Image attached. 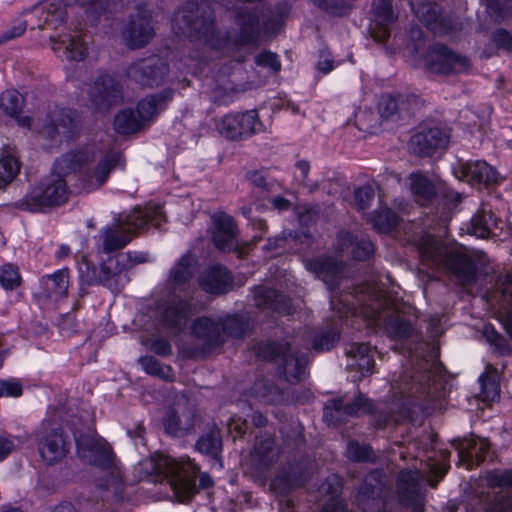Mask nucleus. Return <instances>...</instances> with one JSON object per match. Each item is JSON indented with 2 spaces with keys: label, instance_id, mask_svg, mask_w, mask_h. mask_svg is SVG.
Returning a JSON list of instances; mask_svg holds the SVG:
<instances>
[{
  "label": "nucleus",
  "instance_id": "f257e3e1",
  "mask_svg": "<svg viewBox=\"0 0 512 512\" xmlns=\"http://www.w3.org/2000/svg\"><path fill=\"white\" fill-rule=\"evenodd\" d=\"M134 470L139 480L165 481L179 502L189 500L197 491L195 477L199 469L190 460L177 461L167 455L155 454L141 461Z\"/></svg>",
  "mask_w": 512,
  "mask_h": 512
},
{
  "label": "nucleus",
  "instance_id": "f03ea898",
  "mask_svg": "<svg viewBox=\"0 0 512 512\" xmlns=\"http://www.w3.org/2000/svg\"><path fill=\"white\" fill-rule=\"evenodd\" d=\"M418 251L423 263L451 272L461 285H470L475 281V266L463 246L445 243L427 234L420 238Z\"/></svg>",
  "mask_w": 512,
  "mask_h": 512
},
{
  "label": "nucleus",
  "instance_id": "7ed1b4c3",
  "mask_svg": "<svg viewBox=\"0 0 512 512\" xmlns=\"http://www.w3.org/2000/svg\"><path fill=\"white\" fill-rule=\"evenodd\" d=\"M176 22L183 26L179 28L191 40L201 41L211 47L218 43L215 28L214 11L207 3L185 5L176 16Z\"/></svg>",
  "mask_w": 512,
  "mask_h": 512
},
{
  "label": "nucleus",
  "instance_id": "20e7f679",
  "mask_svg": "<svg viewBox=\"0 0 512 512\" xmlns=\"http://www.w3.org/2000/svg\"><path fill=\"white\" fill-rule=\"evenodd\" d=\"M39 454L49 464L60 462L69 451V440L64 434L61 417L53 413L44 419L34 432Z\"/></svg>",
  "mask_w": 512,
  "mask_h": 512
},
{
  "label": "nucleus",
  "instance_id": "39448f33",
  "mask_svg": "<svg viewBox=\"0 0 512 512\" xmlns=\"http://www.w3.org/2000/svg\"><path fill=\"white\" fill-rule=\"evenodd\" d=\"M363 317L369 319L376 326H384L391 337H406L411 333V326L396 312L390 299L383 294L370 297L361 310Z\"/></svg>",
  "mask_w": 512,
  "mask_h": 512
},
{
  "label": "nucleus",
  "instance_id": "423d86ee",
  "mask_svg": "<svg viewBox=\"0 0 512 512\" xmlns=\"http://www.w3.org/2000/svg\"><path fill=\"white\" fill-rule=\"evenodd\" d=\"M68 199V191L63 178L51 174L44 178L22 200L20 206L28 211H40L45 207L61 205Z\"/></svg>",
  "mask_w": 512,
  "mask_h": 512
},
{
  "label": "nucleus",
  "instance_id": "0eeeda50",
  "mask_svg": "<svg viewBox=\"0 0 512 512\" xmlns=\"http://www.w3.org/2000/svg\"><path fill=\"white\" fill-rule=\"evenodd\" d=\"M199 419L195 402L186 396L176 399L163 418L167 433L182 437L190 433Z\"/></svg>",
  "mask_w": 512,
  "mask_h": 512
},
{
  "label": "nucleus",
  "instance_id": "6e6552de",
  "mask_svg": "<svg viewBox=\"0 0 512 512\" xmlns=\"http://www.w3.org/2000/svg\"><path fill=\"white\" fill-rule=\"evenodd\" d=\"M194 340V348H183L182 353L189 358L205 354L220 346L224 342L223 333L219 321L208 317L196 319L192 325L191 332Z\"/></svg>",
  "mask_w": 512,
  "mask_h": 512
},
{
  "label": "nucleus",
  "instance_id": "1a4fd4ad",
  "mask_svg": "<svg viewBox=\"0 0 512 512\" xmlns=\"http://www.w3.org/2000/svg\"><path fill=\"white\" fill-rule=\"evenodd\" d=\"M426 63L431 72L439 74L462 73L470 68L467 57L454 53L442 44H435L430 49Z\"/></svg>",
  "mask_w": 512,
  "mask_h": 512
},
{
  "label": "nucleus",
  "instance_id": "9d476101",
  "mask_svg": "<svg viewBox=\"0 0 512 512\" xmlns=\"http://www.w3.org/2000/svg\"><path fill=\"white\" fill-rule=\"evenodd\" d=\"M92 105L98 111H108L124 100L123 87L111 75H102L96 79L89 92Z\"/></svg>",
  "mask_w": 512,
  "mask_h": 512
},
{
  "label": "nucleus",
  "instance_id": "9b49d317",
  "mask_svg": "<svg viewBox=\"0 0 512 512\" xmlns=\"http://www.w3.org/2000/svg\"><path fill=\"white\" fill-rule=\"evenodd\" d=\"M304 263L306 269L322 280L330 289L337 288L345 275V263L328 255L308 258Z\"/></svg>",
  "mask_w": 512,
  "mask_h": 512
},
{
  "label": "nucleus",
  "instance_id": "f8f14e48",
  "mask_svg": "<svg viewBox=\"0 0 512 512\" xmlns=\"http://www.w3.org/2000/svg\"><path fill=\"white\" fill-rule=\"evenodd\" d=\"M423 481V475L418 470H403L398 476V495L403 503L413 506V512H424Z\"/></svg>",
  "mask_w": 512,
  "mask_h": 512
},
{
  "label": "nucleus",
  "instance_id": "ddd939ff",
  "mask_svg": "<svg viewBox=\"0 0 512 512\" xmlns=\"http://www.w3.org/2000/svg\"><path fill=\"white\" fill-rule=\"evenodd\" d=\"M78 454L81 458L97 466L106 467L111 464L113 453L109 444L93 434L76 437Z\"/></svg>",
  "mask_w": 512,
  "mask_h": 512
},
{
  "label": "nucleus",
  "instance_id": "4468645a",
  "mask_svg": "<svg viewBox=\"0 0 512 512\" xmlns=\"http://www.w3.org/2000/svg\"><path fill=\"white\" fill-rule=\"evenodd\" d=\"M449 143V135L438 127L429 128L414 134L409 141L410 151L419 157H430L443 150Z\"/></svg>",
  "mask_w": 512,
  "mask_h": 512
},
{
  "label": "nucleus",
  "instance_id": "2eb2a0df",
  "mask_svg": "<svg viewBox=\"0 0 512 512\" xmlns=\"http://www.w3.org/2000/svg\"><path fill=\"white\" fill-rule=\"evenodd\" d=\"M132 77L142 86L158 87L165 82L169 68L160 58L152 57L135 63Z\"/></svg>",
  "mask_w": 512,
  "mask_h": 512
},
{
  "label": "nucleus",
  "instance_id": "dca6fc26",
  "mask_svg": "<svg viewBox=\"0 0 512 512\" xmlns=\"http://www.w3.org/2000/svg\"><path fill=\"white\" fill-rule=\"evenodd\" d=\"M384 473L378 470L370 472L364 479L356 495V503L363 512L378 507L384 487Z\"/></svg>",
  "mask_w": 512,
  "mask_h": 512
},
{
  "label": "nucleus",
  "instance_id": "f3484780",
  "mask_svg": "<svg viewBox=\"0 0 512 512\" xmlns=\"http://www.w3.org/2000/svg\"><path fill=\"white\" fill-rule=\"evenodd\" d=\"M171 90H164L141 100L135 112L130 111V134L141 131L153 119L157 106L171 98Z\"/></svg>",
  "mask_w": 512,
  "mask_h": 512
},
{
  "label": "nucleus",
  "instance_id": "a211bd4d",
  "mask_svg": "<svg viewBox=\"0 0 512 512\" xmlns=\"http://www.w3.org/2000/svg\"><path fill=\"white\" fill-rule=\"evenodd\" d=\"M212 220L214 225L212 235L214 245L224 252L237 250V225L232 217L219 212L213 215Z\"/></svg>",
  "mask_w": 512,
  "mask_h": 512
},
{
  "label": "nucleus",
  "instance_id": "6ab92c4d",
  "mask_svg": "<svg viewBox=\"0 0 512 512\" xmlns=\"http://www.w3.org/2000/svg\"><path fill=\"white\" fill-rule=\"evenodd\" d=\"M256 124L257 115L254 111L226 115L219 126V131L226 138L236 140L252 135Z\"/></svg>",
  "mask_w": 512,
  "mask_h": 512
},
{
  "label": "nucleus",
  "instance_id": "aec40b11",
  "mask_svg": "<svg viewBox=\"0 0 512 512\" xmlns=\"http://www.w3.org/2000/svg\"><path fill=\"white\" fill-rule=\"evenodd\" d=\"M392 0H374L372 9L371 36L378 42H384L390 35L389 26L397 19L392 9Z\"/></svg>",
  "mask_w": 512,
  "mask_h": 512
},
{
  "label": "nucleus",
  "instance_id": "412c9836",
  "mask_svg": "<svg viewBox=\"0 0 512 512\" xmlns=\"http://www.w3.org/2000/svg\"><path fill=\"white\" fill-rule=\"evenodd\" d=\"M152 14L142 6L137 7V15L130 22V49L147 45L154 37Z\"/></svg>",
  "mask_w": 512,
  "mask_h": 512
},
{
  "label": "nucleus",
  "instance_id": "4be33fe9",
  "mask_svg": "<svg viewBox=\"0 0 512 512\" xmlns=\"http://www.w3.org/2000/svg\"><path fill=\"white\" fill-rule=\"evenodd\" d=\"M417 19L435 34H446L451 30V21L443 14L441 8L433 2L420 4L415 9Z\"/></svg>",
  "mask_w": 512,
  "mask_h": 512
},
{
  "label": "nucleus",
  "instance_id": "5701e85b",
  "mask_svg": "<svg viewBox=\"0 0 512 512\" xmlns=\"http://www.w3.org/2000/svg\"><path fill=\"white\" fill-rule=\"evenodd\" d=\"M372 405L361 394L351 403L344 404L342 399H335L325 408V417L330 421L341 422L344 416H358L371 412Z\"/></svg>",
  "mask_w": 512,
  "mask_h": 512
},
{
  "label": "nucleus",
  "instance_id": "b1692460",
  "mask_svg": "<svg viewBox=\"0 0 512 512\" xmlns=\"http://www.w3.org/2000/svg\"><path fill=\"white\" fill-rule=\"evenodd\" d=\"M77 122V115L70 109L55 108L51 110L43 126V133L50 138H54L56 134H68Z\"/></svg>",
  "mask_w": 512,
  "mask_h": 512
},
{
  "label": "nucleus",
  "instance_id": "393cba45",
  "mask_svg": "<svg viewBox=\"0 0 512 512\" xmlns=\"http://www.w3.org/2000/svg\"><path fill=\"white\" fill-rule=\"evenodd\" d=\"M65 8L60 3L50 2L41 6L34 7L31 11L32 18H37L36 21L31 19V28L43 29L45 27H52L56 29L65 20Z\"/></svg>",
  "mask_w": 512,
  "mask_h": 512
},
{
  "label": "nucleus",
  "instance_id": "a878e982",
  "mask_svg": "<svg viewBox=\"0 0 512 512\" xmlns=\"http://www.w3.org/2000/svg\"><path fill=\"white\" fill-rule=\"evenodd\" d=\"M459 179H465L469 183L490 184L497 181L498 173L486 162L475 161L461 164L455 171Z\"/></svg>",
  "mask_w": 512,
  "mask_h": 512
},
{
  "label": "nucleus",
  "instance_id": "bb28decb",
  "mask_svg": "<svg viewBox=\"0 0 512 512\" xmlns=\"http://www.w3.org/2000/svg\"><path fill=\"white\" fill-rule=\"evenodd\" d=\"M68 270L62 269L41 279L37 296L40 299L57 301L66 296L68 290Z\"/></svg>",
  "mask_w": 512,
  "mask_h": 512
},
{
  "label": "nucleus",
  "instance_id": "cd10ccee",
  "mask_svg": "<svg viewBox=\"0 0 512 512\" xmlns=\"http://www.w3.org/2000/svg\"><path fill=\"white\" fill-rule=\"evenodd\" d=\"M24 106L23 96L16 90H5L0 95V110L2 113L17 121L18 125L30 129L31 118L20 116Z\"/></svg>",
  "mask_w": 512,
  "mask_h": 512
},
{
  "label": "nucleus",
  "instance_id": "c85d7f7f",
  "mask_svg": "<svg viewBox=\"0 0 512 512\" xmlns=\"http://www.w3.org/2000/svg\"><path fill=\"white\" fill-rule=\"evenodd\" d=\"M306 364L307 360L304 357L298 356L290 349V351H286L282 356L277 373L285 382L296 384L301 381Z\"/></svg>",
  "mask_w": 512,
  "mask_h": 512
},
{
  "label": "nucleus",
  "instance_id": "c756f323",
  "mask_svg": "<svg viewBox=\"0 0 512 512\" xmlns=\"http://www.w3.org/2000/svg\"><path fill=\"white\" fill-rule=\"evenodd\" d=\"M235 21L239 27L236 42L242 45L254 43L260 34L257 15L249 10L241 9L237 12Z\"/></svg>",
  "mask_w": 512,
  "mask_h": 512
},
{
  "label": "nucleus",
  "instance_id": "7c9ffc66",
  "mask_svg": "<svg viewBox=\"0 0 512 512\" xmlns=\"http://www.w3.org/2000/svg\"><path fill=\"white\" fill-rule=\"evenodd\" d=\"M165 215L159 206L155 207H135L130 214V236L138 231L145 229L147 224L151 222L154 226L159 227L165 222Z\"/></svg>",
  "mask_w": 512,
  "mask_h": 512
},
{
  "label": "nucleus",
  "instance_id": "2f4dec72",
  "mask_svg": "<svg viewBox=\"0 0 512 512\" xmlns=\"http://www.w3.org/2000/svg\"><path fill=\"white\" fill-rule=\"evenodd\" d=\"M199 284L206 292L222 294L226 293L231 288L232 279L225 268L216 266L211 268L200 278Z\"/></svg>",
  "mask_w": 512,
  "mask_h": 512
},
{
  "label": "nucleus",
  "instance_id": "473e14b6",
  "mask_svg": "<svg viewBox=\"0 0 512 512\" xmlns=\"http://www.w3.org/2000/svg\"><path fill=\"white\" fill-rule=\"evenodd\" d=\"M279 454V447L272 437L261 436L256 438L252 452V460L256 465L268 467L278 459Z\"/></svg>",
  "mask_w": 512,
  "mask_h": 512
},
{
  "label": "nucleus",
  "instance_id": "72a5a7b5",
  "mask_svg": "<svg viewBox=\"0 0 512 512\" xmlns=\"http://www.w3.org/2000/svg\"><path fill=\"white\" fill-rule=\"evenodd\" d=\"M346 354L349 359L348 367L350 369L359 371L362 376L372 373L374 359L370 355V349L367 344H352Z\"/></svg>",
  "mask_w": 512,
  "mask_h": 512
},
{
  "label": "nucleus",
  "instance_id": "f704fd0d",
  "mask_svg": "<svg viewBox=\"0 0 512 512\" xmlns=\"http://www.w3.org/2000/svg\"><path fill=\"white\" fill-rule=\"evenodd\" d=\"M192 314L191 306L186 301L179 300L165 308L163 311V322L167 328L179 331L185 327Z\"/></svg>",
  "mask_w": 512,
  "mask_h": 512
},
{
  "label": "nucleus",
  "instance_id": "c9c22d12",
  "mask_svg": "<svg viewBox=\"0 0 512 512\" xmlns=\"http://www.w3.org/2000/svg\"><path fill=\"white\" fill-rule=\"evenodd\" d=\"M253 394L267 404H281L287 400L285 388L270 379L257 380L252 387Z\"/></svg>",
  "mask_w": 512,
  "mask_h": 512
},
{
  "label": "nucleus",
  "instance_id": "e433bc0d",
  "mask_svg": "<svg viewBox=\"0 0 512 512\" xmlns=\"http://www.w3.org/2000/svg\"><path fill=\"white\" fill-rule=\"evenodd\" d=\"M255 304L259 308L271 307L280 313H289V300L274 289L258 287L254 291Z\"/></svg>",
  "mask_w": 512,
  "mask_h": 512
},
{
  "label": "nucleus",
  "instance_id": "4c0bfd02",
  "mask_svg": "<svg viewBox=\"0 0 512 512\" xmlns=\"http://www.w3.org/2000/svg\"><path fill=\"white\" fill-rule=\"evenodd\" d=\"M195 263V259L190 254H186L172 269L169 284L174 292H176L177 289H179L180 292L184 291V286L194 274Z\"/></svg>",
  "mask_w": 512,
  "mask_h": 512
},
{
  "label": "nucleus",
  "instance_id": "58836bf2",
  "mask_svg": "<svg viewBox=\"0 0 512 512\" xmlns=\"http://www.w3.org/2000/svg\"><path fill=\"white\" fill-rule=\"evenodd\" d=\"M409 179L410 189L419 204L426 205L436 196L434 184L423 173H412Z\"/></svg>",
  "mask_w": 512,
  "mask_h": 512
},
{
  "label": "nucleus",
  "instance_id": "ea45409f",
  "mask_svg": "<svg viewBox=\"0 0 512 512\" xmlns=\"http://www.w3.org/2000/svg\"><path fill=\"white\" fill-rule=\"evenodd\" d=\"M407 105V100L402 96H393L384 94L379 98L377 109L383 120L394 121L401 116L402 111Z\"/></svg>",
  "mask_w": 512,
  "mask_h": 512
},
{
  "label": "nucleus",
  "instance_id": "a19ab883",
  "mask_svg": "<svg viewBox=\"0 0 512 512\" xmlns=\"http://www.w3.org/2000/svg\"><path fill=\"white\" fill-rule=\"evenodd\" d=\"M101 249L105 253L113 252L126 245V228L121 223H114L107 227L100 236Z\"/></svg>",
  "mask_w": 512,
  "mask_h": 512
},
{
  "label": "nucleus",
  "instance_id": "79ce46f5",
  "mask_svg": "<svg viewBox=\"0 0 512 512\" xmlns=\"http://www.w3.org/2000/svg\"><path fill=\"white\" fill-rule=\"evenodd\" d=\"M89 160L85 152L67 153L56 160L52 174L64 179V176L77 171Z\"/></svg>",
  "mask_w": 512,
  "mask_h": 512
},
{
  "label": "nucleus",
  "instance_id": "37998d69",
  "mask_svg": "<svg viewBox=\"0 0 512 512\" xmlns=\"http://www.w3.org/2000/svg\"><path fill=\"white\" fill-rule=\"evenodd\" d=\"M496 227V219L491 211L480 209L470 221L469 232L479 238H488Z\"/></svg>",
  "mask_w": 512,
  "mask_h": 512
},
{
  "label": "nucleus",
  "instance_id": "c03bdc74",
  "mask_svg": "<svg viewBox=\"0 0 512 512\" xmlns=\"http://www.w3.org/2000/svg\"><path fill=\"white\" fill-rule=\"evenodd\" d=\"M196 449L203 454L217 459L222 449L220 430L213 426L202 434L196 442Z\"/></svg>",
  "mask_w": 512,
  "mask_h": 512
},
{
  "label": "nucleus",
  "instance_id": "a18cd8bd",
  "mask_svg": "<svg viewBox=\"0 0 512 512\" xmlns=\"http://www.w3.org/2000/svg\"><path fill=\"white\" fill-rule=\"evenodd\" d=\"M60 48H64L67 53V57L75 61L83 60L87 52L86 45L78 34L74 36H61L59 41L53 46V50L57 51Z\"/></svg>",
  "mask_w": 512,
  "mask_h": 512
},
{
  "label": "nucleus",
  "instance_id": "49530a36",
  "mask_svg": "<svg viewBox=\"0 0 512 512\" xmlns=\"http://www.w3.org/2000/svg\"><path fill=\"white\" fill-rule=\"evenodd\" d=\"M20 164L17 158L9 153L0 157V188H5L17 176Z\"/></svg>",
  "mask_w": 512,
  "mask_h": 512
},
{
  "label": "nucleus",
  "instance_id": "de8ad7c7",
  "mask_svg": "<svg viewBox=\"0 0 512 512\" xmlns=\"http://www.w3.org/2000/svg\"><path fill=\"white\" fill-rule=\"evenodd\" d=\"M398 216L389 208L375 213L371 219L374 229L380 233H388L398 224Z\"/></svg>",
  "mask_w": 512,
  "mask_h": 512
},
{
  "label": "nucleus",
  "instance_id": "09e8293b",
  "mask_svg": "<svg viewBox=\"0 0 512 512\" xmlns=\"http://www.w3.org/2000/svg\"><path fill=\"white\" fill-rule=\"evenodd\" d=\"M120 158L117 152H110L103 157L93 173L96 186H101L106 181L108 174L119 163Z\"/></svg>",
  "mask_w": 512,
  "mask_h": 512
},
{
  "label": "nucleus",
  "instance_id": "8fccbe9b",
  "mask_svg": "<svg viewBox=\"0 0 512 512\" xmlns=\"http://www.w3.org/2000/svg\"><path fill=\"white\" fill-rule=\"evenodd\" d=\"M220 329L224 335L234 338H241L245 335L248 324L238 317H227L225 320H219Z\"/></svg>",
  "mask_w": 512,
  "mask_h": 512
},
{
  "label": "nucleus",
  "instance_id": "3c124183",
  "mask_svg": "<svg viewBox=\"0 0 512 512\" xmlns=\"http://www.w3.org/2000/svg\"><path fill=\"white\" fill-rule=\"evenodd\" d=\"M482 397L484 400H494L499 395V383L496 371H487L480 377Z\"/></svg>",
  "mask_w": 512,
  "mask_h": 512
},
{
  "label": "nucleus",
  "instance_id": "603ef678",
  "mask_svg": "<svg viewBox=\"0 0 512 512\" xmlns=\"http://www.w3.org/2000/svg\"><path fill=\"white\" fill-rule=\"evenodd\" d=\"M143 369L151 374L163 378L165 380L172 379V370L169 366L161 365L155 358L151 356L144 357L140 360Z\"/></svg>",
  "mask_w": 512,
  "mask_h": 512
},
{
  "label": "nucleus",
  "instance_id": "864d4df0",
  "mask_svg": "<svg viewBox=\"0 0 512 512\" xmlns=\"http://www.w3.org/2000/svg\"><path fill=\"white\" fill-rule=\"evenodd\" d=\"M286 351H290V345L277 343H261L257 347V355L264 360H274L282 358Z\"/></svg>",
  "mask_w": 512,
  "mask_h": 512
},
{
  "label": "nucleus",
  "instance_id": "5fc2aeb1",
  "mask_svg": "<svg viewBox=\"0 0 512 512\" xmlns=\"http://www.w3.org/2000/svg\"><path fill=\"white\" fill-rule=\"evenodd\" d=\"M347 456L356 462H374V452L369 446L359 445L357 442H350L347 448Z\"/></svg>",
  "mask_w": 512,
  "mask_h": 512
},
{
  "label": "nucleus",
  "instance_id": "6e6d98bb",
  "mask_svg": "<svg viewBox=\"0 0 512 512\" xmlns=\"http://www.w3.org/2000/svg\"><path fill=\"white\" fill-rule=\"evenodd\" d=\"M0 282L5 289H13L20 284V275L13 265L7 264L0 269Z\"/></svg>",
  "mask_w": 512,
  "mask_h": 512
},
{
  "label": "nucleus",
  "instance_id": "4d7b16f0",
  "mask_svg": "<svg viewBox=\"0 0 512 512\" xmlns=\"http://www.w3.org/2000/svg\"><path fill=\"white\" fill-rule=\"evenodd\" d=\"M339 339V332L336 328L330 329L326 333H322L314 338L313 348L316 351L329 350Z\"/></svg>",
  "mask_w": 512,
  "mask_h": 512
},
{
  "label": "nucleus",
  "instance_id": "13d9d810",
  "mask_svg": "<svg viewBox=\"0 0 512 512\" xmlns=\"http://www.w3.org/2000/svg\"><path fill=\"white\" fill-rule=\"evenodd\" d=\"M312 2L321 10L332 15H343L348 8L346 0H312Z\"/></svg>",
  "mask_w": 512,
  "mask_h": 512
},
{
  "label": "nucleus",
  "instance_id": "bf43d9fd",
  "mask_svg": "<svg viewBox=\"0 0 512 512\" xmlns=\"http://www.w3.org/2000/svg\"><path fill=\"white\" fill-rule=\"evenodd\" d=\"M375 191L371 185H364L355 190V206L358 210H366L374 199Z\"/></svg>",
  "mask_w": 512,
  "mask_h": 512
},
{
  "label": "nucleus",
  "instance_id": "052dcab7",
  "mask_svg": "<svg viewBox=\"0 0 512 512\" xmlns=\"http://www.w3.org/2000/svg\"><path fill=\"white\" fill-rule=\"evenodd\" d=\"M355 242L356 237H354L350 232L340 231L337 236L335 250L341 256H351V250L354 248Z\"/></svg>",
  "mask_w": 512,
  "mask_h": 512
},
{
  "label": "nucleus",
  "instance_id": "680f3d73",
  "mask_svg": "<svg viewBox=\"0 0 512 512\" xmlns=\"http://www.w3.org/2000/svg\"><path fill=\"white\" fill-rule=\"evenodd\" d=\"M357 127L361 131L374 134L379 131L380 123L373 112L364 111L358 118Z\"/></svg>",
  "mask_w": 512,
  "mask_h": 512
},
{
  "label": "nucleus",
  "instance_id": "e2e57ef3",
  "mask_svg": "<svg viewBox=\"0 0 512 512\" xmlns=\"http://www.w3.org/2000/svg\"><path fill=\"white\" fill-rule=\"evenodd\" d=\"M373 252V244L369 240L356 238L355 246L351 250V258L358 261L367 260Z\"/></svg>",
  "mask_w": 512,
  "mask_h": 512
},
{
  "label": "nucleus",
  "instance_id": "0e129e2a",
  "mask_svg": "<svg viewBox=\"0 0 512 512\" xmlns=\"http://www.w3.org/2000/svg\"><path fill=\"white\" fill-rule=\"evenodd\" d=\"M119 259L118 257L110 258L107 262H105L101 266V271L104 274L103 280L108 281L113 277H121L122 274H124V277H126V270L124 266L119 267Z\"/></svg>",
  "mask_w": 512,
  "mask_h": 512
},
{
  "label": "nucleus",
  "instance_id": "69168bd1",
  "mask_svg": "<svg viewBox=\"0 0 512 512\" xmlns=\"http://www.w3.org/2000/svg\"><path fill=\"white\" fill-rule=\"evenodd\" d=\"M485 334L488 341L493 344L501 355H507L510 353L511 349L507 343V341L493 329L485 328Z\"/></svg>",
  "mask_w": 512,
  "mask_h": 512
},
{
  "label": "nucleus",
  "instance_id": "338daca9",
  "mask_svg": "<svg viewBox=\"0 0 512 512\" xmlns=\"http://www.w3.org/2000/svg\"><path fill=\"white\" fill-rule=\"evenodd\" d=\"M491 39L497 48L512 52V34L507 30H496Z\"/></svg>",
  "mask_w": 512,
  "mask_h": 512
},
{
  "label": "nucleus",
  "instance_id": "774afa93",
  "mask_svg": "<svg viewBox=\"0 0 512 512\" xmlns=\"http://www.w3.org/2000/svg\"><path fill=\"white\" fill-rule=\"evenodd\" d=\"M487 512H512V497H500L492 501Z\"/></svg>",
  "mask_w": 512,
  "mask_h": 512
}]
</instances>
